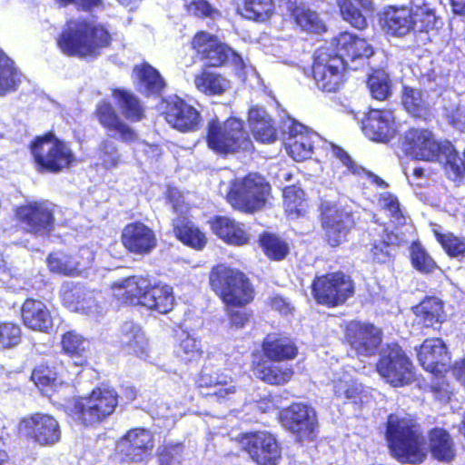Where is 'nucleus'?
Masks as SVG:
<instances>
[{
	"label": "nucleus",
	"instance_id": "1",
	"mask_svg": "<svg viewBox=\"0 0 465 465\" xmlns=\"http://www.w3.org/2000/svg\"><path fill=\"white\" fill-rule=\"evenodd\" d=\"M210 290L223 305L229 326L243 329L252 313L244 308L256 297L255 286L246 272L224 262L211 267L208 273Z\"/></svg>",
	"mask_w": 465,
	"mask_h": 465
},
{
	"label": "nucleus",
	"instance_id": "2",
	"mask_svg": "<svg viewBox=\"0 0 465 465\" xmlns=\"http://www.w3.org/2000/svg\"><path fill=\"white\" fill-rule=\"evenodd\" d=\"M261 350L262 355L259 351L252 353L250 370L254 378L273 387L290 383L295 375L294 368L281 362L292 361L299 355L295 340L281 332H270L262 339Z\"/></svg>",
	"mask_w": 465,
	"mask_h": 465
},
{
	"label": "nucleus",
	"instance_id": "3",
	"mask_svg": "<svg viewBox=\"0 0 465 465\" xmlns=\"http://www.w3.org/2000/svg\"><path fill=\"white\" fill-rule=\"evenodd\" d=\"M111 33L101 23L87 18H71L56 38L61 52L70 57H96L111 45Z\"/></svg>",
	"mask_w": 465,
	"mask_h": 465
},
{
	"label": "nucleus",
	"instance_id": "4",
	"mask_svg": "<svg viewBox=\"0 0 465 465\" xmlns=\"http://www.w3.org/2000/svg\"><path fill=\"white\" fill-rule=\"evenodd\" d=\"M385 438L391 456L399 462L416 465L426 459L423 430L413 415L389 414Z\"/></svg>",
	"mask_w": 465,
	"mask_h": 465
},
{
	"label": "nucleus",
	"instance_id": "5",
	"mask_svg": "<svg viewBox=\"0 0 465 465\" xmlns=\"http://www.w3.org/2000/svg\"><path fill=\"white\" fill-rule=\"evenodd\" d=\"M115 286L123 290L124 302L140 305L161 314L170 312L175 304L173 290L161 282L152 283L147 277L133 275L122 280Z\"/></svg>",
	"mask_w": 465,
	"mask_h": 465
},
{
	"label": "nucleus",
	"instance_id": "6",
	"mask_svg": "<svg viewBox=\"0 0 465 465\" xmlns=\"http://www.w3.org/2000/svg\"><path fill=\"white\" fill-rule=\"evenodd\" d=\"M35 169L39 173L57 174L76 163V156L66 141L53 131L36 135L29 144Z\"/></svg>",
	"mask_w": 465,
	"mask_h": 465
},
{
	"label": "nucleus",
	"instance_id": "7",
	"mask_svg": "<svg viewBox=\"0 0 465 465\" xmlns=\"http://www.w3.org/2000/svg\"><path fill=\"white\" fill-rule=\"evenodd\" d=\"M119 405V394L113 387L100 384L84 396L74 399L70 414L85 428H94L112 416Z\"/></svg>",
	"mask_w": 465,
	"mask_h": 465
},
{
	"label": "nucleus",
	"instance_id": "8",
	"mask_svg": "<svg viewBox=\"0 0 465 465\" xmlns=\"http://www.w3.org/2000/svg\"><path fill=\"white\" fill-rule=\"evenodd\" d=\"M272 199L271 183L256 172L234 180L226 193V200L232 209L245 214H253L265 209Z\"/></svg>",
	"mask_w": 465,
	"mask_h": 465
},
{
	"label": "nucleus",
	"instance_id": "9",
	"mask_svg": "<svg viewBox=\"0 0 465 465\" xmlns=\"http://www.w3.org/2000/svg\"><path fill=\"white\" fill-rule=\"evenodd\" d=\"M204 141L207 147L220 156L253 150L243 121L234 116H230L223 122L218 119L208 121Z\"/></svg>",
	"mask_w": 465,
	"mask_h": 465
},
{
	"label": "nucleus",
	"instance_id": "10",
	"mask_svg": "<svg viewBox=\"0 0 465 465\" xmlns=\"http://www.w3.org/2000/svg\"><path fill=\"white\" fill-rule=\"evenodd\" d=\"M347 62L329 48H318L313 53L310 76L320 92L339 93L347 82Z\"/></svg>",
	"mask_w": 465,
	"mask_h": 465
},
{
	"label": "nucleus",
	"instance_id": "11",
	"mask_svg": "<svg viewBox=\"0 0 465 465\" xmlns=\"http://www.w3.org/2000/svg\"><path fill=\"white\" fill-rule=\"evenodd\" d=\"M311 293L318 305L329 309L345 305L356 293V282L343 271L316 275L311 283Z\"/></svg>",
	"mask_w": 465,
	"mask_h": 465
},
{
	"label": "nucleus",
	"instance_id": "12",
	"mask_svg": "<svg viewBox=\"0 0 465 465\" xmlns=\"http://www.w3.org/2000/svg\"><path fill=\"white\" fill-rule=\"evenodd\" d=\"M401 148L405 155L414 160L435 162L449 153L453 145L449 141H439L427 128H410L402 135Z\"/></svg>",
	"mask_w": 465,
	"mask_h": 465
},
{
	"label": "nucleus",
	"instance_id": "13",
	"mask_svg": "<svg viewBox=\"0 0 465 465\" xmlns=\"http://www.w3.org/2000/svg\"><path fill=\"white\" fill-rule=\"evenodd\" d=\"M376 371L393 387H403L415 379V367L405 351L398 343H391L381 351Z\"/></svg>",
	"mask_w": 465,
	"mask_h": 465
},
{
	"label": "nucleus",
	"instance_id": "14",
	"mask_svg": "<svg viewBox=\"0 0 465 465\" xmlns=\"http://www.w3.org/2000/svg\"><path fill=\"white\" fill-rule=\"evenodd\" d=\"M282 427L291 432L300 443L313 441L319 423L315 411L306 403L292 402L279 412Z\"/></svg>",
	"mask_w": 465,
	"mask_h": 465
},
{
	"label": "nucleus",
	"instance_id": "15",
	"mask_svg": "<svg viewBox=\"0 0 465 465\" xmlns=\"http://www.w3.org/2000/svg\"><path fill=\"white\" fill-rule=\"evenodd\" d=\"M241 450L256 465H279L282 448L276 436L265 430L241 433L238 436Z\"/></svg>",
	"mask_w": 465,
	"mask_h": 465
},
{
	"label": "nucleus",
	"instance_id": "16",
	"mask_svg": "<svg viewBox=\"0 0 465 465\" xmlns=\"http://www.w3.org/2000/svg\"><path fill=\"white\" fill-rule=\"evenodd\" d=\"M319 212L325 244L336 248L346 242L350 231L354 226L352 213L330 202H322L319 206Z\"/></svg>",
	"mask_w": 465,
	"mask_h": 465
},
{
	"label": "nucleus",
	"instance_id": "17",
	"mask_svg": "<svg viewBox=\"0 0 465 465\" xmlns=\"http://www.w3.org/2000/svg\"><path fill=\"white\" fill-rule=\"evenodd\" d=\"M190 46L206 68L223 67L237 56L234 50L220 41L217 35L204 30L197 31L193 35Z\"/></svg>",
	"mask_w": 465,
	"mask_h": 465
},
{
	"label": "nucleus",
	"instance_id": "18",
	"mask_svg": "<svg viewBox=\"0 0 465 465\" xmlns=\"http://www.w3.org/2000/svg\"><path fill=\"white\" fill-rule=\"evenodd\" d=\"M15 219L24 231L34 236L48 237L54 229V211L42 201H33L15 209Z\"/></svg>",
	"mask_w": 465,
	"mask_h": 465
},
{
	"label": "nucleus",
	"instance_id": "19",
	"mask_svg": "<svg viewBox=\"0 0 465 465\" xmlns=\"http://www.w3.org/2000/svg\"><path fill=\"white\" fill-rule=\"evenodd\" d=\"M161 115L173 129L181 133L195 132L202 124L200 111L178 95L163 99Z\"/></svg>",
	"mask_w": 465,
	"mask_h": 465
},
{
	"label": "nucleus",
	"instance_id": "20",
	"mask_svg": "<svg viewBox=\"0 0 465 465\" xmlns=\"http://www.w3.org/2000/svg\"><path fill=\"white\" fill-rule=\"evenodd\" d=\"M154 448L153 433L144 428L128 430L117 441L115 451L123 462L141 463L146 461Z\"/></svg>",
	"mask_w": 465,
	"mask_h": 465
},
{
	"label": "nucleus",
	"instance_id": "21",
	"mask_svg": "<svg viewBox=\"0 0 465 465\" xmlns=\"http://www.w3.org/2000/svg\"><path fill=\"white\" fill-rule=\"evenodd\" d=\"M18 430L33 442L42 446H52L61 439V428L57 420L47 413L35 412L22 418Z\"/></svg>",
	"mask_w": 465,
	"mask_h": 465
},
{
	"label": "nucleus",
	"instance_id": "22",
	"mask_svg": "<svg viewBox=\"0 0 465 465\" xmlns=\"http://www.w3.org/2000/svg\"><path fill=\"white\" fill-rule=\"evenodd\" d=\"M344 341L359 356H373L382 341V331L373 323L351 321L344 328Z\"/></svg>",
	"mask_w": 465,
	"mask_h": 465
},
{
	"label": "nucleus",
	"instance_id": "23",
	"mask_svg": "<svg viewBox=\"0 0 465 465\" xmlns=\"http://www.w3.org/2000/svg\"><path fill=\"white\" fill-rule=\"evenodd\" d=\"M94 260V252L89 248L81 247L72 253L64 251L51 252L46 257V265L53 274L77 277L91 266Z\"/></svg>",
	"mask_w": 465,
	"mask_h": 465
},
{
	"label": "nucleus",
	"instance_id": "24",
	"mask_svg": "<svg viewBox=\"0 0 465 465\" xmlns=\"http://www.w3.org/2000/svg\"><path fill=\"white\" fill-rule=\"evenodd\" d=\"M120 241L127 253L139 257L150 255L158 246L154 230L142 221L126 223Z\"/></svg>",
	"mask_w": 465,
	"mask_h": 465
},
{
	"label": "nucleus",
	"instance_id": "25",
	"mask_svg": "<svg viewBox=\"0 0 465 465\" xmlns=\"http://www.w3.org/2000/svg\"><path fill=\"white\" fill-rule=\"evenodd\" d=\"M416 351L419 364L435 377L442 376L450 369V354L441 338L425 339Z\"/></svg>",
	"mask_w": 465,
	"mask_h": 465
},
{
	"label": "nucleus",
	"instance_id": "26",
	"mask_svg": "<svg viewBox=\"0 0 465 465\" xmlns=\"http://www.w3.org/2000/svg\"><path fill=\"white\" fill-rule=\"evenodd\" d=\"M20 319L29 331L49 334L54 327V318L49 306L37 298L25 299L20 307Z\"/></svg>",
	"mask_w": 465,
	"mask_h": 465
},
{
	"label": "nucleus",
	"instance_id": "27",
	"mask_svg": "<svg viewBox=\"0 0 465 465\" xmlns=\"http://www.w3.org/2000/svg\"><path fill=\"white\" fill-rule=\"evenodd\" d=\"M58 295L62 305L73 312L86 314L97 306L94 291L82 282H64Z\"/></svg>",
	"mask_w": 465,
	"mask_h": 465
},
{
	"label": "nucleus",
	"instance_id": "28",
	"mask_svg": "<svg viewBox=\"0 0 465 465\" xmlns=\"http://www.w3.org/2000/svg\"><path fill=\"white\" fill-rule=\"evenodd\" d=\"M94 116L107 133L117 134L122 142L128 143L137 140L136 132L121 119L111 102L101 100L94 110Z\"/></svg>",
	"mask_w": 465,
	"mask_h": 465
},
{
	"label": "nucleus",
	"instance_id": "29",
	"mask_svg": "<svg viewBox=\"0 0 465 465\" xmlns=\"http://www.w3.org/2000/svg\"><path fill=\"white\" fill-rule=\"evenodd\" d=\"M67 372L63 361L54 358L35 364L29 379L41 392H45L64 384Z\"/></svg>",
	"mask_w": 465,
	"mask_h": 465
},
{
	"label": "nucleus",
	"instance_id": "30",
	"mask_svg": "<svg viewBox=\"0 0 465 465\" xmlns=\"http://www.w3.org/2000/svg\"><path fill=\"white\" fill-rule=\"evenodd\" d=\"M292 24L300 31L321 35L327 31L319 14L302 0H284Z\"/></svg>",
	"mask_w": 465,
	"mask_h": 465
},
{
	"label": "nucleus",
	"instance_id": "31",
	"mask_svg": "<svg viewBox=\"0 0 465 465\" xmlns=\"http://www.w3.org/2000/svg\"><path fill=\"white\" fill-rule=\"evenodd\" d=\"M332 51L344 61L369 59L375 53L373 46L366 39L347 31L339 33L332 39Z\"/></svg>",
	"mask_w": 465,
	"mask_h": 465
},
{
	"label": "nucleus",
	"instance_id": "32",
	"mask_svg": "<svg viewBox=\"0 0 465 465\" xmlns=\"http://www.w3.org/2000/svg\"><path fill=\"white\" fill-rule=\"evenodd\" d=\"M60 351L66 356L72 365L85 368L89 365L90 341L75 330L64 331L60 338Z\"/></svg>",
	"mask_w": 465,
	"mask_h": 465
},
{
	"label": "nucleus",
	"instance_id": "33",
	"mask_svg": "<svg viewBox=\"0 0 465 465\" xmlns=\"http://www.w3.org/2000/svg\"><path fill=\"white\" fill-rule=\"evenodd\" d=\"M289 135L286 147L290 156L297 162L311 158L318 139L317 134L302 124H292L289 129Z\"/></svg>",
	"mask_w": 465,
	"mask_h": 465
},
{
	"label": "nucleus",
	"instance_id": "34",
	"mask_svg": "<svg viewBox=\"0 0 465 465\" xmlns=\"http://www.w3.org/2000/svg\"><path fill=\"white\" fill-rule=\"evenodd\" d=\"M382 28L394 37H403L412 32L411 6L388 5L382 13Z\"/></svg>",
	"mask_w": 465,
	"mask_h": 465
},
{
	"label": "nucleus",
	"instance_id": "35",
	"mask_svg": "<svg viewBox=\"0 0 465 465\" xmlns=\"http://www.w3.org/2000/svg\"><path fill=\"white\" fill-rule=\"evenodd\" d=\"M209 223L213 232L228 244L242 246L249 242L250 238L243 224L232 218L216 215Z\"/></svg>",
	"mask_w": 465,
	"mask_h": 465
},
{
	"label": "nucleus",
	"instance_id": "36",
	"mask_svg": "<svg viewBox=\"0 0 465 465\" xmlns=\"http://www.w3.org/2000/svg\"><path fill=\"white\" fill-rule=\"evenodd\" d=\"M174 237L183 245L194 250H203L207 238L205 233L187 216L180 214L172 221Z\"/></svg>",
	"mask_w": 465,
	"mask_h": 465
},
{
	"label": "nucleus",
	"instance_id": "37",
	"mask_svg": "<svg viewBox=\"0 0 465 465\" xmlns=\"http://www.w3.org/2000/svg\"><path fill=\"white\" fill-rule=\"evenodd\" d=\"M391 114L385 110L370 109L362 119L361 129L371 140L387 142L391 136Z\"/></svg>",
	"mask_w": 465,
	"mask_h": 465
},
{
	"label": "nucleus",
	"instance_id": "38",
	"mask_svg": "<svg viewBox=\"0 0 465 465\" xmlns=\"http://www.w3.org/2000/svg\"><path fill=\"white\" fill-rule=\"evenodd\" d=\"M137 86L145 96H159L165 87V82L159 71L147 62L134 67Z\"/></svg>",
	"mask_w": 465,
	"mask_h": 465
},
{
	"label": "nucleus",
	"instance_id": "39",
	"mask_svg": "<svg viewBox=\"0 0 465 465\" xmlns=\"http://www.w3.org/2000/svg\"><path fill=\"white\" fill-rule=\"evenodd\" d=\"M429 450L431 456L443 462L451 461L456 456V450L450 432L440 427L428 431Z\"/></svg>",
	"mask_w": 465,
	"mask_h": 465
},
{
	"label": "nucleus",
	"instance_id": "40",
	"mask_svg": "<svg viewBox=\"0 0 465 465\" xmlns=\"http://www.w3.org/2000/svg\"><path fill=\"white\" fill-rule=\"evenodd\" d=\"M118 347L125 354L140 356L146 353L147 340L138 325L124 322L121 326Z\"/></svg>",
	"mask_w": 465,
	"mask_h": 465
},
{
	"label": "nucleus",
	"instance_id": "41",
	"mask_svg": "<svg viewBox=\"0 0 465 465\" xmlns=\"http://www.w3.org/2000/svg\"><path fill=\"white\" fill-rule=\"evenodd\" d=\"M428 94L425 90L402 85L401 103L403 109L411 116L417 119H425L430 112V104L427 99Z\"/></svg>",
	"mask_w": 465,
	"mask_h": 465
},
{
	"label": "nucleus",
	"instance_id": "42",
	"mask_svg": "<svg viewBox=\"0 0 465 465\" xmlns=\"http://www.w3.org/2000/svg\"><path fill=\"white\" fill-rule=\"evenodd\" d=\"M400 235L384 229L378 239L373 240L370 248V258L373 263L384 264L392 261L393 252L401 245Z\"/></svg>",
	"mask_w": 465,
	"mask_h": 465
},
{
	"label": "nucleus",
	"instance_id": "43",
	"mask_svg": "<svg viewBox=\"0 0 465 465\" xmlns=\"http://www.w3.org/2000/svg\"><path fill=\"white\" fill-rule=\"evenodd\" d=\"M195 88L205 95H221L230 87V81L222 74L203 67L194 75Z\"/></svg>",
	"mask_w": 465,
	"mask_h": 465
},
{
	"label": "nucleus",
	"instance_id": "44",
	"mask_svg": "<svg viewBox=\"0 0 465 465\" xmlns=\"http://www.w3.org/2000/svg\"><path fill=\"white\" fill-rule=\"evenodd\" d=\"M282 205L286 217L292 220L305 216L309 211L305 192L294 184L283 188Z\"/></svg>",
	"mask_w": 465,
	"mask_h": 465
},
{
	"label": "nucleus",
	"instance_id": "45",
	"mask_svg": "<svg viewBox=\"0 0 465 465\" xmlns=\"http://www.w3.org/2000/svg\"><path fill=\"white\" fill-rule=\"evenodd\" d=\"M412 312L425 327H433L434 324L443 322L444 304L435 296H426L412 307Z\"/></svg>",
	"mask_w": 465,
	"mask_h": 465
},
{
	"label": "nucleus",
	"instance_id": "46",
	"mask_svg": "<svg viewBox=\"0 0 465 465\" xmlns=\"http://www.w3.org/2000/svg\"><path fill=\"white\" fill-rule=\"evenodd\" d=\"M412 31L430 33L442 25V19L437 15L435 8L427 3L411 6Z\"/></svg>",
	"mask_w": 465,
	"mask_h": 465
},
{
	"label": "nucleus",
	"instance_id": "47",
	"mask_svg": "<svg viewBox=\"0 0 465 465\" xmlns=\"http://www.w3.org/2000/svg\"><path fill=\"white\" fill-rule=\"evenodd\" d=\"M237 14L254 22H265L274 14L273 0H238Z\"/></svg>",
	"mask_w": 465,
	"mask_h": 465
},
{
	"label": "nucleus",
	"instance_id": "48",
	"mask_svg": "<svg viewBox=\"0 0 465 465\" xmlns=\"http://www.w3.org/2000/svg\"><path fill=\"white\" fill-rule=\"evenodd\" d=\"M257 243L264 256L272 262H282L290 253L288 242L273 232H261Z\"/></svg>",
	"mask_w": 465,
	"mask_h": 465
},
{
	"label": "nucleus",
	"instance_id": "49",
	"mask_svg": "<svg viewBox=\"0 0 465 465\" xmlns=\"http://www.w3.org/2000/svg\"><path fill=\"white\" fill-rule=\"evenodd\" d=\"M249 120L254 138L261 143H272L277 139L274 121L263 111L252 109Z\"/></svg>",
	"mask_w": 465,
	"mask_h": 465
},
{
	"label": "nucleus",
	"instance_id": "50",
	"mask_svg": "<svg viewBox=\"0 0 465 465\" xmlns=\"http://www.w3.org/2000/svg\"><path fill=\"white\" fill-rule=\"evenodd\" d=\"M112 94L117 101L123 115L130 122H139L144 117L143 108L139 99L131 92L114 88Z\"/></svg>",
	"mask_w": 465,
	"mask_h": 465
},
{
	"label": "nucleus",
	"instance_id": "51",
	"mask_svg": "<svg viewBox=\"0 0 465 465\" xmlns=\"http://www.w3.org/2000/svg\"><path fill=\"white\" fill-rule=\"evenodd\" d=\"M333 153L337 159L346 167L345 174L356 177H367L372 183L377 184L381 188H386L388 183L374 173L367 170L363 166L358 164L351 156L341 147L334 146Z\"/></svg>",
	"mask_w": 465,
	"mask_h": 465
},
{
	"label": "nucleus",
	"instance_id": "52",
	"mask_svg": "<svg viewBox=\"0 0 465 465\" xmlns=\"http://www.w3.org/2000/svg\"><path fill=\"white\" fill-rule=\"evenodd\" d=\"M19 83L14 61L0 48V95L15 91Z\"/></svg>",
	"mask_w": 465,
	"mask_h": 465
},
{
	"label": "nucleus",
	"instance_id": "53",
	"mask_svg": "<svg viewBox=\"0 0 465 465\" xmlns=\"http://www.w3.org/2000/svg\"><path fill=\"white\" fill-rule=\"evenodd\" d=\"M24 331L20 323L13 320L0 321V351H9L24 342Z\"/></svg>",
	"mask_w": 465,
	"mask_h": 465
},
{
	"label": "nucleus",
	"instance_id": "54",
	"mask_svg": "<svg viewBox=\"0 0 465 465\" xmlns=\"http://www.w3.org/2000/svg\"><path fill=\"white\" fill-rule=\"evenodd\" d=\"M174 352L183 363L198 362L203 356L200 341L188 333L180 339Z\"/></svg>",
	"mask_w": 465,
	"mask_h": 465
},
{
	"label": "nucleus",
	"instance_id": "55",
	"mask_svg": "<svg viewBox=\"0 0 465 465\" xmlns=\"http://www.w3.org/2000/svg\"><path fill=\"white\" fill-rule=\"evenodd\" d=\"M410 258L412 267L422 274H430L439 269L436 262L418 241L411 243Z\"/></svg>",
	"mask_w": 465,
	"mask_h": 465
},
{
	"label": "nucleus",
	"instance_id": "56",
	"mask_svg": "<svg viewBox=\"0 0 465 465\" xmlns=\"http://www.w3.org/2000/svg\"><path fill=\"white\" fill-rule=\"evenodd\" d=\"M366 83L371 97L375 100L385 101L391 94L389 74L383 70H372Z\"/></svg>",
	"mask_w": 465,
	"mask_h": 465
},
{
	"label": "nucleus",
	"instance_id": "57",
	"mask_svg": "<svg viewBox=\"0 0 465 465\" xmlns=\"http://www.w3.org/2000/svg\"><path fill=\"white\" fill-rule=\"evenodd\" d=\"M437 242L451 258L463 257L465 255V239L456 236L453 232H440L433 231Z\"/></svg>",
	"mask_w": 465,
	"mask_h": 465
},
{
	"label": "nucleus",
	"instance_id": "58",
	"mask_svg": "<svg viewBox=\"0 0 465 465\" xmlns=\"http://www.w3.org/2000/svg\"><path fill=\"white\" fill-rule=\"evenodd\" d=\"M183 442H164L157 451L158 465H183Z\"/></svg>",
	"mask_w": 465,
	"mask_h": 465
},
{
	"label": "nucleus",
	"instance_id": "59",
	"mask_svg": "<svg viewBox=\"0 0 465 465\" xmlns=\"http://www.w3.org/2000/svg\"><path fill=\"white\" fill-rule=\"evenodd\" d=\"M337 4L342 18L351 26L359 30H363L367 27L365 16L361 14V10L354 5L352 0H337Z\"/></svg>",
	"mask_w": 465,
	"mask_h": 465
},
{
	"label": "nucleus",
	"instance_id": "60",
	"mask_svg": "<svg viewBox=\"0 0 465 465\" xmlns=\"http://www.w3.org/2000/svg\"><path fill=\"white\" fill-rule=\"evenodd\" d=\"M184 10L188 15L200 19H215L221 16L219 9L214 7L207 0H191L184 5Z\"/></svg>",
	"mask_w": 465,
	"mask_h": 465
},
{
	"label": "nucleus",
	"instance_id": "61",
	"mask_svg": "<svg viewBox=\"0 0 465 465\" xmlns=\"http://www.w3.org/2000/svg\"><path fill=\"white\" fill-rule=\"evenodd\" d=\"M333 394L338 399L354 400L361 392V386L352 379L346 377L332 381Z\"/></svg>",
	"mask_w": 465,
	"mask_h": 465
},
{
	"label": "nucleus",
	"instance_id": "62",
	"mask_svg": "<svg viewBox=\"0 0 465 465\" xmlns=\"http://www.w3.org/2000/svg\"><path fill=\"white\" fill-rule=\"evenodd\" d=\"M98 157L101 166L105 170L116 168L121 163L117 147L108 140H103L99 145Z\"/></svg>",
	"mask_w": 465,
	"mask_h": 465
},
{
	"label": "nucleus",
	"instance_id": "63",
	"mask_svg": "<svg viewBox=\"0 0 465 465\" xmlns=\"http://www.w3.org/2000/svg\"><path fill=\"white\" fill-rule=\"evenodd\" d=\"M219 384H225L224 375L209 373L204 371H201L194 380V386L203 397L204 393L212 391Z\"/></svg>",
	"mask_w": 465,
	"mask_h": 465
},
{
	"label": "nucleus",
	"instance_id": "64",
	"mask_svg": "<svg viewBox=\"0 0 465 465\" xmlns=\"http://www.w3.org/2000/svg\"><path fill=\"white\" fill-rule=\"evenodd\" d=\"M238 389L235 385L231 384L225 379V384H219L212 391L203 394V398L211 399L216 403L224 404L231 401L236 394Z\"/></svg>",
	"mask_w": 465,
	"mask_h": 465
}]
</instances>
